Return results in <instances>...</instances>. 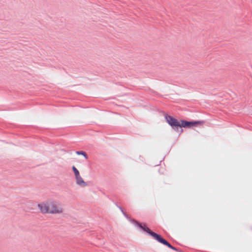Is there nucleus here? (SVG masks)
I'll use <instances>...</instances> for the list:
<instances>
[{
  "mask_svg": "<svg viewBox=\"0 0 252 252\" xmlns=\"http://www.w3.org/2000/svg\"><path fill=\"white\" fill-rule=\"evenodd\" d=\"M76 154L78 155H83L86 159H87L88 158V156L87 155V154L84 152H83V151H78V152H76Z\"/></svg>",
  "mask_w": 252,
  "mask_h": 252,
  "instance_id": "8",
  "label": "nucleus"
},
{
  "mask_svg": "<svg viewBox=\"0 0 252 252\" xmlns=\"http://www.w3.org/2000/svg\"><path fill=\"white\" fill-rule=\"evenodd\" d=\"M143 230L145 231L151 235L155 239L159 242L167 246L168 247L175 250L176 249L172 246L166 240L161 237L160 235L152 231L149 228L147 227L145 225H143Z\"/></svg>",
  "mask_w": 252,
  "mask_h": 252,
  "instance_id": "2",
  "label": "nucleus"
},
{
  "mask_svg": "<svg viewBox=\"0 0 252 252\" xmlns=\"http://www.w3.org/2000/svg\"><path fill=\"white\" fill-rule=\"evenodd\" d=\"M72 170L73 171L75 178L81 176L80 175L79 171L74 166L72 167Z\"/></svg>",
  "mask_w": 252,
  "mask_h": 252,
  "instance_id": "7",
  "label": "nucleus"
},
{
  "mask_svg": "<svg viewBox=\"0 0 252 252\" xmlns=\"http://www.w3.org/2000/svg\"><path fill=\"white\" fill-rule=\"evenodd\" d=\"M131 223L132 225L136 228L139 229L142 228V225L140 223L137 222L136 220H132L131 221Z\"/></svg>",
  "mask_w": 252,
  "mask_h": 252,
  "instance_id": "6",
  "label": "nucleus"
},
{
  "mask_svg": "<svg viewBox=\"0 0 252 252\" xmlns=\"http://www.w3.org/2000/svg\"><path fill=\"white\" fill-rule=\"evenodd\" d=\"M40 212L44 214H62L63 209L53 200L42 202L38 204Z\"/></svg>",
  "mask_w": 252,
  "mask_h": 252,
  "instance_id": "1",
  "label": "nucleus"
},
{
  "mask_svg": "<svg viewBox=\"0 0 252 252\" xmlns=\"http://www.w3.org/2000/svg\"><path fill=\"white\" fill-rule=\"evenodd\" d=\"M203 124L202 121H194V122H188L185 120H181L180 124L181 127H191L193 126H201Z\"/></svg>",
  "mask_w": 252,
  "mask_h": 252,
  "instance_id": "4",
  "label": "nucleus"
},
{
  "mask_svg": "<svg viewBox=\"0 0 252 252\" xmlns=\"http://www.w3.org/2000/svg\"><path fill=\"white\" fill-rule=\"evenodd\" d=\"M165 119L166 122L174 129H177L178 127H180L181 122H179L177 119L174 118L168 115H165Z\"/></svg>",
  "mask_w": 252,
  "mask_h": 252,
  "instance_id": "3",
  "label": "nucleus"
},
{
  "mask_svg": "<svg viewBox=\"0 0 252 252\" xmlns=\"http://www.w3.org/2000/svg\"><path fill=\"white\" fill-rule=\"evenodd\" d=\"M76 184L82 187H86L88 185L86 182H85L80 176L75 178Z\"/></svg>",
  "mask_w": 252,
  "mask_h": 252,
  "instance_id": "5",
  "label": "nucleus"
}]
</instances>
